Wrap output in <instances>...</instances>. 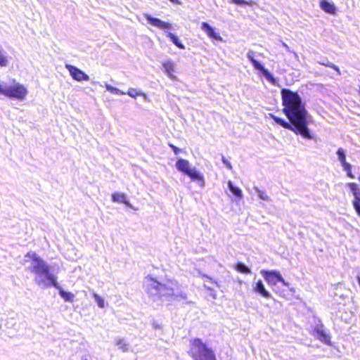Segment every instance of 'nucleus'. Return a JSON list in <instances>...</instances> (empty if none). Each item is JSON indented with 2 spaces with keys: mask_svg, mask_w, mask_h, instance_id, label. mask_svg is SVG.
<instances>
[{
  "mask_svg": "<svg viewBox=\"0 0 360 360\" xmlns=\"http://www.w3.org/2000/svg\"><path fill=\"white\" fill-rule=\"evenodd\" d=\"M281 96L283 106L281 111L289 122L274 114H269V117L277 124L292 131L296 135L305 139H311L313 136L309 129V124L311 122V117L300 96L297 91L287 88L281 89Z\"/></svg>",
  "mask_w": 360,
  "mask_h": 360,
  "instance_id": "obj_1",
  "label": "nucleus"
},
{
  "mask_svg": "<svg viewBox=\"0 0 360 360\" xmlns=\"http://www.w3.org/2000/svg\"><path fill=\"white\" fill-rule=\"evenodd\" d=\"M167 37L180 49H185V46L179 41V39L172 32H168L167 34Z\"/></svg>",
  "mask_w": 360,
  "mask_h": 360,
  "instance_id": "obj_21",
  "label": "nucleus"
},
{
  "mask_svg": "<svg viewBox=\"0 0 360 360\" xmlns=\"http://www.w3.org/2000/svg\"><path fill=\"white\" fill-rule=\"evenodd\" d=\"M336 153L343 169L347 172V176L350 179H354V176L352 172V165L346 161V155L344 150L342 148H340L338 149Z\"/></svg>",
  "mask_w": 360,
  "mask_h": 360,
  "instance_id": "obj_13",
  "label": "nucleus"
},
{
  "mask_svg": "<svg viewBox=\"0 0 360 360\" xmlns=\"http://www.w3.org/2000/svg\"><path fill=\"white\" fill-rule=\"evenodd\" d=\"M168 145L172 148L175 155H178L180 153L181 150L174 144L169 143Z\"/></svg>",
  "mask_w": 360,
  "mask_h": 360,
  "instance_id": "obj_29",
  "label": "nucleus"
},
{
  "mask_svg": "<svg viewBox=\"0 0 360 360\" xmlns=\"http://www.w3.org/2000/svg\"><path fill=\"white\" fill-rule=\"evenodd\" d=\"M172 3L175 4H179V1L178 0H169Z\"/></svg>",
  "mask_w": 360,
  "mask_h": 360,
  "instance_id": "obj_33",
  "label": "nucleus"
},
{
  "mask_svg": "<svg viewBox=\"0 0 360 360\" xmlns=\"http://www.w3.org/2000/svg\"><path fill=\"white\" fill-rule=\"evenodd\" d=\"M253 290L255 292L260 294L265 298H269L271 297L270 293L266 290L262 281L259 280L256 282L253 287Z\"/></svg>",
  "mask_w": 360,
  "mask_h": 360,
  "instance_id": "obj_18",
  "label": "nucleus"
},
{
  "mask_svg": "<svg viewBox=\"0 0 360 360\" xmlns=\"http://www.w3.org/2000/svg\"><path fill=\"white\" fill-rule=\"evenodd\" d=\"M112 201L114 202L123 203L128 207L132 208V205L127 200V195L122 193H113L111 195Z\"/></svg>",
  "mask_w": 360,
  "mask_h": 360,
  "instance_id": "obj_15",
  "label": "nucleus"
},
{
  "mask_svg": "<svg viewBox=\"0 0 360 360\" xmlns=\"http://www.w3.org/2000/svg\"><path fill=\"white\" fill-rule=\"evenodd\" d=\"M228 187L231 191L232 194L238 199H241L243 197V193L241 190L232 184L231 181H228Z\"/></svg>",
  "mask_w": 360,
  "mask_h": 360,
  "instance_id": "obj_19",
  "label": "nucleus"
},
{
  "mask_svg": "<svg viewBox=\"0 0 360 360\" xmlns=\"http://www.w3.org/2000/svg\"><path fill=\"white\" fill-rule=\"evenodd\" d=\"M260 273L269 285H276L278 282L281 283L285 286L288 285V283L285 281L278 271L262 270Z\"/></svg>",
  "mask_w": 360,
  "mask_h": 360,
  "instance_id": "obj_7",
  "label": "nucleus"
},
{
  "mask_svg": "<svg viewBox=\"0 0 360 360\" xmlns=\"http://www.w3.org/2000/svg\"><path fill=\"white\" fill-rule=\"evenodd\" d=\"M311 335L327 345H331L330 336L325 332L323 325L315 326L311 330Z\"/></svg>",
  "mask_w": 360,
  "mask_h": 360,
  "instance_id": "obj_10",
  "label": "nucleus"
},
{
  "mask_svg": "<svg viewBox=\"0 0 360 360\" xmlns=\"http://www.w3.org/2000/svg\"><path fill=\"white\" fill-rule=\"evenodd\" d=\"M320 8L326 13L334 15L336 13V7L333 2L323 0L319 4Z\"/></svg>",
  "mask_w": 360,
  "mask_h": 360,
  "instance_id": "obj_16",
  "label": "nucleus"
},
{
  "mask_svg": "<svg viewBox=\"0 0 360 360\" xmlns=\"http://www.w3.org/2000/svg\"><path fill=\"white\" fill-rule=\"evenodd\" d=\"M106 89L110 91V93L115 94H120V95H124L126 94L125 92L120 91L119 89H117L115 87H113L109 84H107L105 86Z\"/></svg>",
  "mask_w": 360,
  "mask_h": 360,
  "instance_id": "obj_26",
  "label": "nucleus"
},
{
  "mask_svg": "<svg viewBox=\"0 0 360 360\" xmlns=\"http://www.w3.org/2000/svg\"><path fill=\"white\" fill-rule=\"evenodd\" d=\"M175 165L179 172L187 175L191 181L200 183L202 186L205 185L203 175L198 172L195 168H191L188 160L182 158L179 159L176 162Z\"/></svg>",
  "mask_w": 360,
  "mask_h": 360,
  "instance_id": "obj_5",
  "label": "nucleus"
},
{
  "mask_svg": "<svg viewBox=\"0 0 360 360\" xmlns=\"http://www.w3.org/2000/svg\"><path fill=\"white\" fill-rule=\"evenodd\" d=\"M126 94L127 95H129L130 97L134 98H136L139 96L143 95V94H142L141 92H140L137 89H133V88L129 89Z\"/></svg>",
  "mask_w": 360,
  "mask_h": 360,
  "instance_id": "obj_24",
  "label": "nucleus"
},
{
  "mask_svg": "<svg viewBox=\"0 0 360 360\" xmlns=\"http://www.w3.org/2000/svg\"><path fill=\"white\" fill-rule=\"evenodd\" d=\"M188 354L193 360H217L214 350L198 338L191 340Z\"/></svg>",
  "mask_w": 360,
  "mask_h": 360,
  "instance_id": "obj_4",
  "label": "nucleus"
},
{
  "mask_svg": "<svg viewBox=\"0 0 360 360\" xmlns=\"http://www.w3.org/2000/svg\"><path fill=\"white\" fill-rule=\"evenodd\" d=\"M358 179H359V181H360V176L358 177Z\"/></svg>",
  "mask_w": 360,
  "mask_h": 360,
  "instance_id": "obj_34",
  "label": "nucleus"
},
{
  "mask_svg": "<svg viewBox=\"0 0 360 360\" xmlns=\"http://www.w3.org/2000/svg\"><path fill=\"white\" fill-rule=\"evenodd\" d=\"M25 257L32 260V266L28 268L30 272L39 276H44L53 287L59 288L56 277L50 274L49 266L40 257L34 252H29L25 255Z\"/></svg>",
  "mask_w": 360,
  "mask_h": 360,
  "instance_id": "obj_3",
  "label": "nucleus"
},
{
  "mask_svg": "<svg viewBox=\"0 0 360 360\" xmlns=\"http://www.w3.org/2000/svg\"><path fill=\"white\" fill-rule=\"evenodd\" d=\"M320 64L321 65H323V66H326V67H328L330 68H332L333 70H334L335 71H336L339 75H340V70L338 66L333 64V63H324V62H321Z\"/></svg>",
  "mask_w": 360,
  "mask_h": 360,
  "instance_id": "obj_27",
  "label": "nucleus"
},
{
  "mask_svg": "<svg viewBox=\"0 0 360 360\" xmlns=\"http://www.w3.org/2000/svg\"><path fill=\"white\" fill-rule=\"evenodd\" d=\"M146 280L148 283L145 286V290L153 300H186L188 298L184 292L175 293V289L179 285L175 279H167L165 283H161L157 278L147 276Z\"/></svg>",
  "mask_w": 360,
  "mask_h": 360,
  "instance_id": "obj_2",
  "label": "nucleus"
},
{
  "mask_svg": "<svg viewBox=\"0 0 360 360\" xmlns=\"http://www.w3.org/2000/svg\"><path fill=\"white\" fill-rule=\"evenodd\" d=\"M93 297H94V298L97 305L100 308H103L105 307V302H104L103 299L101 296H99L96 293H94L93 294Z\"/></svg>",
  "mask_w": 360,
  "mask_h": 360,
  "instance_id": "obj_25",
  "label": "nucleus"
},
{
  "mask_svg": "<svg viewBox=\"0 0 360 360\" xmlns=\"http://www.w3.org/2000/svg\"><path fill=\"white\" fill-rule=\"evenodd\" d=\"M65 68L69 71L71 77L76 81L82 82L88 81L89 79L88 75L74 65L66 64Z\"/></svg>",
  "mask_w": 360,
  "mask_h": 360,
  "instance_id": "obj_11",
  "label": "nucleus"
},
{
  "mask_svg": "<svg viewBox=\"0 0 360 360\" xmlns=\"http://www.w3.org/2000/svg\"><path fill=\"white\" fill-rule=\"evenodd\" d=\"M59 294L61 297L66 302H72L74 300V295L72 292L64 291L60 286L59 288Z\"/></svg>",
  "mask_w": 360,
  "mask_h": 360,
  "instance_id": "obj_20",
  "label": "nucleus"
},
{
  "mask_svg": "<svg viewBox=\"0 0 360 360\" xmlns=\"http://www.w3.org/2000/svg\"><path fill=\"white\" fill-rule=\"evenodd\" d=\"M259 196L263 200H268V196L266 194H264L263 192L260 193Z\"/></svg>",
  "mask_w": 360,
  "mask_h": 360,
  "instance_id": "obj_32",
  "label": "nucleus"
},
{
  "mask_svg": "<svg viewBox=\"0 0 360 360\" xmlns=\"http://www.w3.org/2000/svg\"><path fill=\"white\" fill-rule=\"evenodd\" d=\"M247 57L252 64L254 68L259 70L270 83L274 85L277 84L276 79L271 75V74L264 68L262 64L255 59V52L253 51H249L247 53Z\"/></svg>",
  "mask_w": 360,
  "mask_h": 360,
  "instance_id": "obj_8",
  "label": "nucleus"
},
{
  "mask_svg": "<svg viewBox=\"0 0 360 360\" xmlns=\"http://www.w3.org/2000/svg\"><path fill=\"white\" fill-rule=\"evenodd\" d=\"M221 160L227 168H229V169H232L233 167L231 162L229 160H227L224 156L221 157Z\"/></svg>",
  "mask_w": 360,
  "mask_h": 360,
  "instance_id": "obj_30",
  "label": "nucleus"
},
{
  "mask_svg": "<svg viewBox=\"0 0 360 360\" xmlns=\"http://www.w3.org/2000/svg\"><path fill=\"white\" fill-rule=\"evenodd\" d=\"M144 18L153 26L161 30H169L172 28V24L168 22L162 21L159 18H154L148 13H145Z\"/></svg>",
  "mask_w": 360,
  "mask_h": 360,
  "instance_id": "obj_12",
  "label": "nucleus"
},
{
  "mask_svg": "<svg viewBox=\"0 0 360 360\" xmlns=\"http://www.w3.org/2000/svg\"><path fill=\"white\" fill-rule=\"evenodd\" d=\"M83 360H87V359H83Z\"/></svg>",
  "mask_w": 360,
  "mask_h": 360,
  "instance_id": "obj_35",
  "label": "nucleus"
},
{
  "mask_svg": "<svg viewBox=\"0 0 360 360\" xmlns=\"http://www.w3.org/2000/svg\"><path fill=\"white\" fill-rule=\"evenodd\" d=\"M162 67L165 69L166 74L173 80H176V77L174 75L175 71V65L174 63L171 61H164L162 63Z\"/></svg>",
  "mask_w": 360,
  "mask_h": 360,
  "instance_id": "obj_17",
  "label": "nucleus"
},
{
  "mask_svg": "<svg viewBox=\"0 0 360 360\" xmlns=\"http://www.w3.org/2000/svg\"><path fill=\"white\" fill-rule=\"evenodd\" d=\"M346 186L350 189L354 195L352 205L357 215L360 217V188L358 184L354 182L347 183Z\"/></svg>",
  "mask_w": 360,
  "mask_h": 360,
  "instance_id": "obj_9",
  "label": "nucleus"
},
{
  "mask_svg": "<svg viewBox=\"0 0 360 360\" xmlns=\"http://www.w3.org/2000/svg\"><path fill=\"white\" fill-rule=\"evenodd\" d=\"M0 94L8 98L23 100L27 94V90L22 84L15 83L9 87H3L0 85Z\"/></svg>",
  "mask_w": 360,
  "mask_h": 360,
  "instance_id": "obj_6",
  "label": "nucleus"
},
{
  "mask_svg": "<svg viewBox=\"0 0 360 360\" xmlns=\"http://www.w3.org/2000/svg\"><path fill=\"white\" fill-rule=\"evenodd\" d=\"M235 269L236 271L242 274H248L250 273V269L242 262H238L235 266Z\"/></svg>",
  "mask_w": 360,
  "mask_h": 360,
  "instance_id": "obj_22",
  "label": "nucleus"
},
{
  "mask_svg": "<svg viewBox=\"0 0 360 360\" xmlns=\"http://www.w3.org/2000/svg\"><path fill=\"white\" fill-rule=\"evenodd\" d=\"M8 65L7 57L0 52V67H6Z\"/></svg>",
  "mask_w": 360,
  "mask_h": 360,
  "instance_id": "obj_28",
  "label": "nucleus"
},
{
  "mask_svg": "<svg viewBox=\"0 0 360 360\" xmlns=\"http://www.w3.org/2000/svg\"><path fill=\"white\" fill-rule=\"evenodd\" d=\"M202 30L207 34V35L211 38L217 41H222V37L220 34L215 31V29L211 27L207 22H202L201 23Z\"/></svg>",
  "mask_w": 360,
  "mask_h": 360,
  "instance_id": "obj_14",
  "label": "nucleus"
},
{
  "mask_svg": "<svg viewBox=\"0 0 360 360\" xmlns=\"http://www.w3.org/2000/svg\"><path fill=\"white\" fill-rule=\"evenodd\" d=\"M115 345L123 352L128 350V344L123 339L116 340Z\"/></svg>",
  "mask_w": 360,
  "mask_h": 360,
  "instance_id": "obj_23",
  "label": "nucleus"
},
{
  "mask_svg": "<svg viewBox=\"0 0 360 360\" xmlns=\"http://www.w3.org/2000/svg\"><path fill=\"white\" fill-rule=\"evenodd\" d=\"M233 3L238 5H245L248 3L244 0H231Z\"/></svg>",
  "mask_w": 360,
  "mask_h": 360,
  "instance_id": "obj_31",
  "label": "nucleus"
}]
</instances>
